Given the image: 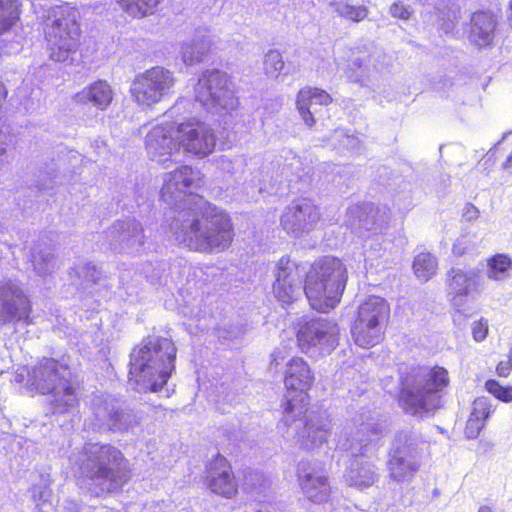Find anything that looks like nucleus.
<instances>
[{"label": "nucleus", "instance_id": "1", "mask_svg": "<svg viewBox=\"0 0 512 512\" xmlns=\"http://www.w3.org/2000/svg\"><path fill=\"white\" fill-rule=\"evenodd\" d=\"M199 180V172L187 165L163 175L161 198L180 209L169 225L170 233L191 251L219 253L231 245L233 225L226 212L192 193Z\"/></svg>", "mask_w": 512, "mask_h": 512}, {"label": "nucleus", "instance_id": "2", "mask_svg": "<svg viewBox=\"0 0 512 512\" xmlns=\"http://www.w3.org/2000/svg\"><path fill=\"white\" fill-rule=\"evenodd\" d=\"M314 382V374L309 364L301 357H292L286 363L284 383L288 390L299 392L298 398H289L284 406L281 423L287 427V436L299 435L305 438L304 445L317 447L325 442L326 430L321 426H315L311 421L306 423L307 412L306 391Z\"/></svg>", "mask_w": 512, "mask_h": 512}, {"label": "nucleus", "instance_id": "3", "mask_svg": "<svg viewBox=\"0 0 512 512\" xmlns=\"http://www.w3.org/2000/svg\"><path fill=\"white\" fill-rule=\"evenodd\" d=\"M176 348L168 338L150 336L130 355L129 383L138 391H159L175 365Z\"/></svg>", "mask_w": 512, "mask_h": 512}, {"label": "nucleus", "instance_id": "4", "mask_svg": "<svg viewBox=\"0 0 512 512\" xmlns=\"http://www.w3.org/2000/svg\"><path fill=\"white\" fill-rule=\"evenodd\" d=\"M29 377L30 385L36 391L51 395L53 413H69L78 405L79 381L67 365L52 358L43 359Z\"/></svg>", "mask_w": 512, "mask_h": 512}, {"label": "nucleus", "instance_id": "5", "mask_svg": "<svg viewBox=\"0 0 512 512\" xmlns=\"http://www.w3.org/2000/svg\"><path fill=\"white\" fill-rule=\"evenodd\" d=\"M344 263L331 256L315 261L306 273L304 293L311 307L328 312L340 302L347 282Z\"/></svg>", "mask_w": 512, "mask_h": 512}, {"label": "nucleus", "instance_id": "6", "mask_svg": "<svg viewBox=\"0 0 512 512\" xmlns=\"http://www.w3.org/2000/svg\"><path fill=\"white\" fill-rule=\"evenodd\" d=\"M449 383L448 372L442 367L418 368L403 381L401 404L412 415L423 417L439 406L437 395Z\"/></svg>", "mask_w": 512, "mask_h": 512}, {"label": "nucleus", "instance_id": "7", "mask_svg": "<svg viewBox=\"0 0 512 512\" xmlns=\"http://www.w3.org/2000/svg\"><path fill=\"white\" fill-rule=\"evenodd\" d=\"M77 17V11L68 5L51 10L44 32L52 60L65 62L76 52L80 38Z\"/></svg>", "mask_w": 512, "mask_h": 512}, {"label": "nucleus", "instance_id": "8", "mask_svg": "<svg viewBox=\"0 0 512 512\" xmlns=\"http://www.w3.org/2000/svg\"><path fill=\"white\" fill-rule=\"evenodd\" d=\"M389 316L387 301L379 296H369L359 306L358 317L351 330L356 345L369 348L380 343Z\"/></svg>", "mask_w": 512, "mask_h": 512}, {"label": "nucleus", "instance_id": "9", "mask_svg": "<svg viewBox=\"0 0 512 512\" xmlns=\"http://www.w3.org/2000/svg\"><path fill=\"white\" fill-rule=\"evenodd\" d=\"M195 100L215 114L229 113L238 106L229 76L217 69L206 70L200 76L195 86Z\"/></svg>", "mask_w": 512, "mask_h": 512}, {"label": "nucleus", "instance_id": "10", "mask_svg": "<svg viewBox=\"0 0 512 512\" xmlns=\"http://www.w3.org/2000/svg\"><path fill=\"white\" fill-rule=\"evenodd\" d=\"M176 82L173 71L154 66L135 77L130 93L139 106L151 108L172 95Z\"/></svg>", "mask_w": 512, "mask_h": 512}, {"label": "nucleus", "instance_id": "11", "mask_svg": "<svg viewBox=\"0 0 512 512\" xmlns=\"http://www.w3.org/2000/svg\"><path fill=\"white\" fill-rule=\"evenodd\" d=\"M338 324L327 318L303 320L297 330V343L300 350L311 356L331 353L339 341Z\"/></svg>", "mask_w": 512, "mask_h": 512}, {"label": "nucleus", "instance_id": "12", "mask_svg": "<svg viewBox=\"0 0 512 512\" xmlns=\"http://www.w3.org/2000/svg\"><path fill=\"white\" fill-rule=\"evenodd\" d=\"M178 148L197 158H205L216 148L215 129L208 123L196 119L177 124Z\"/></svg>", "mask_w": 512, "mask_h": 512}, {"label": "nucleus", "instance_id": "13", "mask_svg": "<svg viewBox=\"0 0 512 512\" xmlns=\"http://www.w3.org/2000/svg\"><path fill=\"white\" fill-rule=\"evenodd\" d=\"M319 220L318 207L312 200L301 198L285 207L280 218V225L288 234L300 237L314 230Z\"/></svg>", "mask_w": 512, "mask_h": 512}, {"label": "nucleus", "instance_id": "14", "mask_svg": "<svg viewBox=\"0 0 512 512\" xmlns=\"http://www.w3.org/2000/svg\"><path fill=\"white\" fill-rule=\"evenodd\" d=\"M203 480L212 494L225 499H232L238 495L239 482L232 465L220 453L207 463Z\"/></svg>", "mask_w": 512, "mask_h": 512}, {"label": "nucleus", "instance_id": "15", "mask_svg": "<svg viewBox=\"0 0 512 512\" xmlns=\"http://www.w3.org/2000/svg\"><path fill=\"white\" fill-rule=\"evenodd\" d=\"M30 301L24 293L20 283L12 279L0 281V321L9 323L25 321L30 323Z\"/></svg>", "mask_w": 512, "mask_h": 512}, {"label": "nucleus", "instance_id": "16", "mask_svg": "<svg viewBox=\"0 0 512 512\" xmlns=\"http://www.w3.org/2000/svg\"><path fill=\"white\" fill-rule=\"evenodd\" d=\"M304 270L288 257H281L276 268L273 293L282 304H291L301 295Z\"/></svg>", "mask_w": 512, "mask_h": 512}, {"label": "nucleus", "instance_id": "17", "mask_svg": "<svg viewBox=\"0 0 512 512\" xmlns=\"http://www.w3.org/2000/svg\"><path fill=\"white\" fill-rule=\"evenodd\" d=\"M90 470L92 480L100 484L109 483L115 487L126 484L132 477L129 461L120 451L93 460Z\"/></svg>", "mask_w": 512, "mask_h": 512}, {"label": "nucleus", "instance_id": "18", "mask_svg": "<svg viewBox=\"0 0 512 512\" xmlns=\"http://www.w3.org/2000/svg\"><path fill=\"white\" fill-rule=\"evenodd\" d=\"M106 237L113 250L129 254L139 252L145 239L143 228L135 219L116 221L107 230Z\"/></svg>", "mask_w": 512, "mask_h": 512}, {"label": "nucleus", "instance_id": "19", "mask_svg": "<svg viewBox=\"0 0 512 512\" xmlns=\"http://www.w3.org/2000/svg\"><path fill=\"white\" fill-rule=\"evenodd\" d=\"M481 292V276L477 269L452 268L448 272V296L457 311L464 307L469 295Z\"/></svg>", "mask_w": 512, "mask_h": 512}, {"label": "nucleus", "instance_id": "20", "mask_svg": "<svg viewBox=\"0 0 512 512\" xmlns=\"http://www.w3.org/2000/svg\"><path fill=\"white\" fill-rule=\"evenodd\" d=\"M176 124H160L153 127L147 134L145 145L148 156L158 163L165 164L172 154L179 151Z\"/></svg>", "mask_w": 512, "mask_h": 512}, {"label": "nucleus", "instance_id": "21", "mask_svg": "<svg viewBox=\"0 0 512 512\" xmlns=\"http://www.w3.org/2000/svg\"><path fill=\"white\" fill-rule=\"evenodd\" d=\"M299 485L307 498L314 503L327 502L329 488L327 478L322 474V467L302 464L298 469Z\"/></svg>", "mask_w": 512, "mask_h": 512}, {"label": "nucleus", "instance_id": "22", "mask_svg": "<svg viewBox=\"0 0 512 512\" xmlns=\"http://www.w3.org/2000/svg\"><path fill=\"white\" fill-rule=\"evenodd\" d=\"M332 102L331 96L319 88L305 87L297 95V110L308 127L316 123L315 115L319 112V107L327 106Z\"/></svg>", "mask_w": 512, "mask_h": 512}, {"label": "nucleus", "instance_id": "23", "mask_svg": "<svg viewBox=\"0 0 512 512\" xmlns=\"http://www.w3.org/2000/svg\"><path fill=\"white\" fill-rule=\"evenodd\" d=\"M345 479L349 486L360 490L373 486L378 473L374 463L364 455H355L346 471Z\"/></svg>", "mask_w": 512, "mask_h": 512}, {"label": "nucleus", "instance_id": "24", "mask_svg": "<svg viewBox=\"0 0 512 512\" xmlns=\"http://www.w3.org/2000/svg\"><path fill=\"white\" fill-rule=\"evenodd\" d=\"M419 462L409 450H393L389 455V477L396 482H410L418 472Z\"/></svg>", "mask_w": 512, "mask_h": 512}, {"label": "nucleus", "instance_id": "25", "mask_svg": "<svg viewBox=\"0 0 512 512\" xmlns=\"http://www.w3.org/2000/svg\"><path fill=\"white\" fill-rule=\"evenodd\" d=\"M113 89L104 80H98L83 88L73 96L77 104L91 105L104 111L113 100Z\"/></svg>", "mask_w": 512, "mask_h": 512}, {"label": "nucleus", "instance_id": "26", "mask_svg": "<svg viewBox=\"0 0 512 512\" xmlns=\"http://www.w3.org/2000/svg\"><path fill=\"white\" fill-rule=\"evenodd\" d=\"M495 28L496 21L490 13H473L468 32L469 42L479 48L489 46L493 41Z\"/></svg>", "mask_w": 512, "mask_h": 512}, {"label": "nucleus", "instance_id": "27", "mask_svg": "<svg viewBox=\"0 0 512 512\" xmlns=\"http://www.w3.org/2000/svg\"><path fill=\"white\" fill-rule=\"evenodd\" d=\"M95 417L101 427L111 431H125L138 424L133 411L109 408L108 404L99 406L95 411Z\"/></svg>", "mask_w": 512, "mask_h": 512}, {"label": "nucleus", "instance_id": "28", "mask_svg": "<svg viewBox=\"0 0 512 512\" xmlns=\"http://www.w3.org/2000/svg\"><path fill=\"white\" fill-rule=\"evenodd\" d=\"M212 45L210 36L206 31L197 30L195 35L184 41L181 45V57L185 64L193 65L203 61Z\"/></svg>", "mask_w": 512, "mask_h": 512}, {"label": "nucleus", "instance_id": "29", "mask_svg": "<svg viewBox=\"0 0 512 512\" xmlns=\"http://www.w3.org/2000/svg\"><path fill=\"white\" fill-rule=\"evenodd\" d=\"M345 223L360 236L363 235L362 230L370 231L375 224L373 204L364 203L350 206L347 209Z\"/></svg>", "mask_w": 512, "mask_h": 512}, {"label": "nucleus", "instance_id": "30", "mask_svg": "<svg viewBox=\"0 0 512 512\" xmlns=\"http://www.w3.org/2000/svg\"><path fill=\"white\" fill-rule=\"evenodd\" d=\"M31 264L40 276L52 273L57 268V259L50 246L35 245L31 251Z\"/></svg>", "mask_w": 512, "mask_h": 512}, {"label": "nucleus", "instance_id": "31", "mask_svg": "<svg viewBox=\"0 0 512 512\" xmlns=\"http://www.w3.org/2000/svg\"><path fill=\"white\" fill-rule=\"evenodd\" d=\"M512 258L504 253H498L487 259L486 276L489 280L501 283L510 277Z\"/></svg>", "mask_w": 512, "mask_h": 512}, {"label": "nucleus", "instance_id": "32", "mask_svg": "<svg viewBox=\"0 0 512 512\" xmlns=\"http://www.w3.org/2000/svg\"><path fill=\"white\" fill-rule=\"evenodd\" d=\"M162 0H119V6L132 18L142 19L153 15Z\"/></svg>", "mask_w": 512, "mask_h": 512}, {"label": "nucleus", "instance_id": "33", "mask_svg": "<svg viewBox=\"0 0 512 512\" xmlns=\"http://www.w3.org/2000/svg\"><path fill=\"white\" fill-rule=\"evenodd\" d=\"M437 259L428 252L419 253L413 262L415 276L422 282L431 279L437 271Z\"/></svg>", "mask_w": 512, "mask_h": 512}, {"label": "nucleus", "instance_id": "34", "mask_svg": "<svg viewBox=\"0 0 512 512\" xmlns=\"http://www.w3.org/2000/svg\"><path fill=\"white\" fill-rule=\"evenodd\" d=\"M381 55V51L373 47H371V52L367 48H357L352 52L351 65L363 72L369 70L370 67L373 70H378V60Z\"/></svg>", "mask_w": 512, "mask_h": 512}, {"label": "nucleus", "instance_id": "35", "mask_svg": "<svg viewBox=\"0 0 512 512\" xmlns=\"http://www.w3.org/2000/svg\"><path fill=\"white\" fill-rule=\"evenodd\" d=\"M18 0H0V35L9 31L19 19Z\"/></svg>", "mask_w": 512, "mask_h": 512}, {"label": "nucleus", "instance_id": "36", "mask_svg": "<svg viewBox=\"0 0 512 512\" xmlns=\"http://www.w3.org/2000/svg\"><path fill=\"white\" fill-rule=\"evenodd\" d=\"M334 7V11L345 19L360 22L365 19L368 15L367 8L362 5H352L345 0L335 1L331 4Z\"/></svg>", "mask_w": 512, "mask_h": 512}, {"label": "nucleus", "instance_id": "37", "mask_svg": "<svg viewBox=\"0 0 512 512\" xmlns=\"http://www.w3.org/2000/svg\"><path fill=\"white\" fill-rule=\"evenodd\" d=\"M383 427L376 422L363 423L357 432V440L361 444V448L375 444L376 439L382 435Z\"/></svg>", "mask_w": 512, "mask_h": 512}, {"label": "nucleus", "instance_id": "38", "mask_svg": "<svg viewBox=\"0 0 512 512\" xmlns=\"http://www.w3.org/2000/svg\"><path fill=\"white\" fill-rule=\"evenodd\" d=\"M284 61L279 51L271 50L265 55L264 68L267 75L278 77L283 72Z\"/></svg>", "mask_w": 512, "mask_h": 512}, {"label": "nucleus", "instance_id": "39", "mask_svg": "<svg viewBox=\"0 0 512 512\" xmlns=\"http://www.w3.org/2000/svg\"><path fill=\"white\" fill-rule=\"evenodd\" d=\"M485 388L495 398L503 402L512 401V386H502L496 380L491 379L485 383Z\"/></svg>", "mask_w": 512, "mask_h": 512}, {"label": "nucleus", "instance_id": "40", "mask_svg": "<svg viewBox=\"0 0 512 512\" xmlns=\"http://www.w3.org/2000/svg\"><path fill=\"white\" fill-rule=\"evenodd\" d=\"M476 408L478 419L480 421V427H484L485 420L494 411L492 408L491 401L486 397H479L473 403V409Z\"/></svg>", "mask_w": 512, "mask_h": 512}, {"label": "nucleus", "instance_id": "41", "mask_svg": "<svg viewBox=\"0 0 512 512\" xmlns=\"http://www.w3.org/2000/svg\"><path fill=\"white\" fill-rule=\"evenodd\" d=\"M335 137L339 140L340 145L347 150L359 152L361 149V141L354 135L346 134L343 130H336Z\"/></svg>", "mask_w": 512, "mask_h": 512}, {"label": "nucleus", "instance_id": "42", "mask_svg": "<svg viewBox=\"0 0 512 512\" xmlns=\"http://www.w3.org/2000/svg\"><path fill=\"white\" fill-rule=\"evenodd\" d=\"M482 428L483 427H480V421L478 419L476 408H474L466 423L465 434L468 438H476Z\"/></svg>", "mask_w": 512, "mask_h": 512}, {"label": "nucleus", "instance_id": "43", "mask_svg": "<svg viewBox=\"0 0 512 512\" xmlns=\"http://www.w3.org/2000/svg\"><path fill=\"white\" fill-rule=\"evenodd\" d=\"M400 444L405 446L406 448H412L414 446H419L428 443L423 440L420 435L415 432H402L399 435Z\"/></svg>", "mask_w": 512, "mask_h": 512}, {"label": "nucleus", "instance_id": "44", "mask_svg": "<svg viewBox=\"0 0 512 512\" xmlns=\"http://www.w3.org/2000/svg\"><path fill=\"white\" fill-rule=\"evenodd\" d=\"M488 334V322L487 320L481 319L476 321L472 325V335L475 341H483Z\"/></svg>", "mask_w": 512, "mask_h": 512}, {"label": "nucleus", "instance_id": "45", "mask_svg": "<svg viewBox=\"0 0 512 512\" xmlns=\"http://www.w3.org/2000/svg\"><path fill=\"white\" fill-rule=\"evenodd\" d=\"M390 14L395 18L407 20V19H409L411 12L404 4L399 2V3H394L390 7Z\"/></svg>", "mask_w": 512, "mask_h": 512}, {"label": "nucleus", "instance_id": "46", "mask_svg": "<svg viewBox=\"0 0 512 512\" xmlns=\"http://www.w3.org/2000/svg\"><path fill=\"white\" fill-rule=\"evenodd\" d=\"M470 247V240L467 236L459 237L456 242L453 244V254L457 256H462Z\"/></svg>", "mask_w": 512, "mask_h": 512}, {"label": "nucleus", "instance_id": "47", "mask_svg": "<svg viewBox=\"0 0 512 512\" xmlns=\"http://www.w3.org/2000/svg\"><path fill=\"white\" fill-rule=\"evenodd\" d=\"M462 215L467 221H474L479 217V210L472 204H466Z\"/></svg>", "mask_w": 512, "mask_h": 512}, {"label": "nucleus", "instance_id": "48", "mask_svg": "<svg viewBox=\"0 0 512 512\" xmlns=\"http://www.w3.org/2000/svg\"><path fill=\"white\" fill-rule=\"evenodd\" d=\"M509 366L507 363H499V365L497 366V373L499 376H502V377H507L508 374H509Z\"/></svg>", "mask_w": 512, "mask_h": 512}, {"label": "nucleus", "instance_id": "49", "mask_svg": "<svg viewBox=\"0 0 512 512\" xmlns=\"http://www.w3.org/2000/svg\"><path fill=\"white\" fill-rule=\"evenodd\" d=\"M185 104L184 100L177 101L176 104L167 112L169 116H172L174 113L178 112L182 105Z\"/></svg>", "mask_w": 512, "mask_h": 512}, {"label": "nucleus", "instance_id": "50", "mask_svg": "<svg viewBox=\"0 0 512 512\" xmlns=\"http://www.w3.org/2000/svg\"><path fill=\"white\" fill-rule=\"evenodd\" d=\"M284 356L281 355L280 351H274L272 354V361L271 364H275L276 366L279 365L280 360H283Z\"/></svg>", "mask_w": 512, "mask_h": 512}, {"label": "nucleus", "instance_id": "51", "mask_svg": "<svg viewBox=\"0 0 512 512\" xmlns=\"http://www.w3.org/2000/svg\"><path fill=\"white\" fill-rule=\"evenodd\" d=\"M502 166H503L504 169L512 167V151H511V154L507 157V159L505 160V162L503 163Z\"/></svg>", "mask_w": 512, "mask_h": 512}, {"label": "nucleus", "instance_id": "52", "mask_svg": "<svg viewBox=\"0 0 512 512\" xmlns=\"http://www.w3.org/2000/svg\"><path fill=\"white\" fill-rule=\"evenodd\" d=\"M478 512H492V510L488 506H482V507H480Z\"/></svg>", "mask_w": 512, "mask_h": 512}, {"label": "nucleus", "instance_id": "53", "mask_svg": "<svg viewBox=\"0 0 512 512\" xmlns=\"http://www.w3.org/2000/svg\"><path fill=\"white\" fill-rule=\"evenodd\" d=\"M6 95V91L3 87V85L0 83V99L3 98Z\"/></svg>", "mask_w": 512, "mask_h": 512}, {"label": "nucleus", "instance_id": "54", "mask_svg": "<svg viewBox=\"0 0 512 512\" xmlns=\"http://www.w3.org/2000/svg\"><path fill=\"white\" fill-rule=\"evenodd\" d=\"M509 363L512 367V347H511V350H510V353H509Z\"/></svg>", "mask_w": 512, "mask_h": 512}, {"label": "nucleus", "instance_id": "55", "mask_svg": "<svg viewBox=\"0 0 512 512\" xmlns=\"http://www.w3.org/2000/svg\"><path fill=\"white\" fill-rule=\"evenodd\" d=\"M398 441H399V443H398L397 449H400V445L401 444H400V438L399 437H398Z\"/></svg>", "mask_w": 512, "mask_h": 512}, {"label": "nucleus", "instance_id": "56", "mask_svg": "<svg viewBox=\"0 0 512 512\" xmlns=\"http://www.w3.org/2000/svg\"><path fill=\"white\" fill-rule=\"evenodd\" d=\"M355 80L360 81V76H356Z\"/></svg>", "mask_w": 512, "mask_h": 512}]
</instances>
